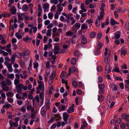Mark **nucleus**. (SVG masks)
<instances>
[{"label":"nucleus","instance_id":"obj_34","mask_svg":"<svg viewBox=\"0 0 129 129\" xmlns=\"http://www.w3.org/2000/svg\"><path fill=\"white\" fill-rule=\"evenodd\" d=\"M34 68V69H37V68L39 66V64L38 63L35 62L33 63Z\"/></svg>","mask_w":129,"mask_h":129},{"label":"nucleus","instance_id":"obj_29","mask_svg":"<svg viewBox=\"0 0 129 129\" xmlns=\"http://www.w3.org/2000/svg\"><path fill=\"white\" fill-rule=\"evenodd\" d=\"M76 59L75 58H73L71 60V63L72 65H74L76 63Z\"/></svg>","mask_w":129,"mask_h":129},{"label":"nucleus","instance_id":"obj_31","mask_svg":"<svg viewBox=\"0 0 129 129\" xmlns=\"http://www.w3.org/2000/svg\"><path fill=\"white\" fill-rule=\"evenodd\" d=\"M15 36L18 39H21L22 37V35L19 34L18 33V32L16 33L15 34Z\"/></svg>","mask_w":129,"mask_h":129},{"label":"nucleus","instance_id":"obj_58","mask_svg":"<svg viewBox=\"0 0 129 129\" xmlns=\"http://www.w3.org/2000/svg\"><path fill=\"white\" fill-rule=\"evenodd\" d=\"M103 79L101 77H99L98 78V83H101L103 82Z\"/></svg>","mask_w":129,"mask_h":129},{"label":"nucleus","instance_id":"obj_41","mask_svg":"<svg viewBox=\"0 0 129 129\" xmlns=\"http://www.w3.org/2000/svg\"><path fill=\"white\" fill-rule=\"evenodd\" d=\"M39 96L40 99L41 100V102H43L44 96L43 95V93H41L39 94Z\"/></svg>","mask_w":129,"mask_h":129},{"label":"nucleus","instance_id":"obj_63","mask_svg":"<svg viewBox=\"0 0 129 129\" xmlns=\"http://www.w3.org/2000/svg\"><path fill=\"white\" fill-rule=\"evenodd\" d=\"M102 36V34L100 33L98 34L97 35V38L99 39H100Z\"/></svg>","mask_w":129,"mask_h":129},{"label":"nucleus","instance_id":"obj_26","mask_svg":"<svg viewBox=\"0 0 129 129\" xmlns=\"http://www.w3.org/2000/svg\"><path fill=\"white\" fill-rule=\"evenodd\" d=\"M101 20L97 18L95 22V24L97 26H99L100 25V20Z\"/></svg>","mask_w":129,"mask_h":129},{"label":"nucleus","instance_id":"obj_54","mask_svg":"<svg viewBox=\"0 0 129 129\" xmlns=\"http://www.w3.org/2000/svg\"><path fill=\"white\" fill-rule=\"evenodd\" d=\"M97 69L98 72H100L102 71V67L101 66H98Z\"/></svg>","mask_w":129,"mask_h":129},{"label":"nucleus","instance_id":"obj_5","mask_svg":"<svg viewBox=\"0 0 129 129\" xmlns=\"http://www.w3.org/2000/svg\"><path fill=\"white\" fill-rule=\"evenodd\" d=\"M101 9L102 11V12L100 13V16H98V18H99V19L102 20L103 18L104 15H105V13L104 12V11H103V8L101 7Z\"/></svg>","mask_w":129,"mask_h":129},{"label":"nucleus","instance_id":"obj_10","mask_svg":"<svg viewBox=\"0 0 129 129\" xmlns=\"http://www.w3.org/2000/svg\"><path fill=\"white\" fill-rule=\"evenodd\" d=\"M32 105H30L28 106H26V107L27 110L29 111L31 110V112L35 113V112H34L35 110L34 108L33 107L32 108Z\"/></svg>","mask_w":129,"mask_h":129},{"label":"nucleus","instance_id":"obj_62","mask_svg":"<svg viewBox=\"0 0 129 129\" xmlns=\"http://www.w3.org/2000/svg\"><path fill=\"white\" fill-rule=\"evenodd\" d=\"M54 25L53 23H51L49 24L47 27L48 28H50L53 26Z\"/></svg>","mask_w":129,"mask_h":129},{"label":"nucleus","instance_id":"obj_60","mask_svg":"<svg viewBox=\"0 0 129 129\" xmlns=\"http://www.w3.org/2000/svg\"><path fill=\"white\" fill-rule=\"evenodd\" d=\"M6 50L8 52H9L10 54H12L11 50L10 48H6Z\"/></svg>","mask_w":129,"mask_h":129},{"label":"nucleus","instance_id":"obj_47","mask_svg":"<svg viewBox=\"0 0 129 129\" xmlns=\"http://www.w3.org/2000/svg\"><path fill=\"white\" fill-rule=\"evenodd\" d=\"M2 87L3 90L4 91H8L9 90V88L6 86Z\"/></svg>","mask_w":129,"mask_h":129},{"label":"nucleus","instance_id":"obj_9","mask_svg":"<svg viewBox=\"0 0 129 129\" xmlns=\"http://www.w3.org/2000/svg\"><path fill=\"white\" fill-rule=\"evenodd\" d=\"M63 120L65 121V123H66L67 122L68 118L69 116V115L68 113H63Z\"/></svg>","mask_w":129,"mask_h":129},{"label":"nucleus","instance_id":"obj_48","mask_svg":"<svg viewBox=\"0 0 129 129\" xmlns=\"http://www.w3.org/2000/svg\"><path fill=\"white\" fill-rule=\"evenodd\" d=\"M100 50L97 49H96L94 52V54L95 55H99L100 53Z\"/></svg>","mask_w":129,"mask_h":129},{"label":"nucleus","instance_id":"obj_35","mask_svg":"<svg viewBox=\"0 0 129 129\" xmlns=\"http://www.w3.org/2000/svg\"><path fill=\"white\" fill-rule=\"evenodd\" d=\"M104 60L105 63L107 64L109 63V62L110 60V58L107 56H105Z\"/></svg>","mask_w":129,"mask_h":129},{"label":"nucleus","instance_id":"obj_23","mask_svg":"<svg viewBox=\"0 0 129 129\" xmlns=\"http://www.w3.org/2000/svg\"><path fill=\"white\" fill-rule=\"evenodd\" d=\"M54 118L56 121L60 119V116L58 114L55 115Z\"/></svg>","mask_w":129,"mask_h":129},{"label":"nucleus","instance_id":"obj_38","mask_svg":"<svg viewBox=\"0 0 129 129\" xmlns=\"http://www.w3.org/2000/svg\"><path fill=\"white\" fill-rule=\"evenodd\" d=\"M111 88L113 91L116 90L117 89V87L116 85L112 84L111 85Z\"/></svg>","mask_w":129,"mask_h":129},{"label":"nucleus","instance_id":"obj_64","mask_svg":"<svg viewBox=\"0 0 129 129\" xmlns=\"http://www.w3.org/2000/svg\"><path fill=\"white\" fill-rule=\"evenodd\" d=\"M53 16V15L51 13H49L48 14V17L49 18L52 19Z\"/></svg>","mask_w":129,"mask_h":129},{"label":"nucleus","instance_id":"obj_51","mask_svg":"<svg viewBox=\"0 0 129 129\" xmlns=\"http://www.w3.org/2000/svg\"><path fill=\"white\" fill-rule=\"evenodd\" d=\"M99 87L100 89H103L104 87V85L102 83L100 84L99 85Z\"/></svg>","mask_w":129,"mask_h":129},{"label":"nucleus","instance_id":"obj_1","mask_svg":"<svg viewBox=\"0 0 129 129\" xmlns=\"http://www.w3.org/2000/svg\"><path fill=\"white\" fill-rule=\"evenodd\" d=\"M16 98L19 100L21 99L22 100H24L27 97V94L26 93H23L22 94V97L19 96V94H17L16 95Z\"/></svg>","mask_w":129,"mask_h":129},{"label":"nucleus","instance_id":"obj_27","mask_svg":"<svg viewBox=\"0 0 129 129\" xmlns=\"http://www.w3.org/2000/svg\"><path fill=\"white\" fill-rule=\"evenodd\" d=\"M72 84L75 88H77L78 87V83L76 81H73L72 83Z\"/></svg>","mask_w":129,"mask_h":129},{"label":"nucleus","instance_id":"obj_53","mask_svg":"<svg viewBox=\"0 0 129 129\" xmlns=\"http://www.w3.org/2000/svg\"><path fill=\"white\" fill-rule=\"evenodd\" d=\"M35 99L38 103L39 102L40 99L38 95H37L35 97Z\"/></svg>","mask_w":129,"mask_h":129},{"label":"nucleus","instance_id":"obj_17","mask_svg":"<svg viewBox=\"0 0 129 129\" xmlns=\"http://www.w3.org/2000/svg\"><path fill=\"white\" fill-rule=\"evenodd\" d=\"M110 23L112 25H115V24H119V23L113 19L111 18V19Z\"/></svg>","mask_w":129,"mask_h":129},{"label":"nucleus","instance_id":"obj_7","mask_svg":"<svg viewBox=\"0 0 129 129\" xmlns=\"http://www.w3.org/2000/svg\"><path fill=\"white\" fill-rule=\"evenodd\" d=\"M121 118L127 121L129 120V114L123 113L121 115Z\"/></svg>","mask_w":129,"mask_h":129},{"label":"nucleus","instance_id":"obj_22","mask_svg":"<svg viewBox=\"0 0 129 129\" xmlns=\"http://www.w3.org/2000/svg\"><path fill=\"white\" fill-rule=\"evenodd\" d=\"M86 22L88 24H89V26H92V24L91 23L93 22V20L91 19H87L86 21Z\"/></svg>","mask_w":129,"mask_h":129},{"label":"nucleus","instance_id":"obj_15","mask_svg":"<svg viewBox=\"0 0 129 129\" xmlns=\"http://www.w3.org/2000/svg\"><path fill=\"white\" fill-rule=\"evenodd\" d=\"M12 64L11 63L8 64L7 65L8 70L10 72H11L13 71V69L12 68Z\"/></svg>","mask_w":129,"mask_h":129},{"label":"nucleus","instance_id":"obj_39","mask_svg":"<svg viewBox=\"0 0 129 129\" xmlns=\"http://www.w3.org/2000/svg\"><path fill=\"white\" fill-rule=\"evenodd\" d=\"M51 29H49L47 30V32L46 33V35L47 36H50L51 34Z\"/></svg>","mask_w":129,"mask_h":129},{"label":"nucleus","instance_id":"obj_21","mask_svg":"<svg viewBox=\"0 0 129 129\" xmlns=\"http://www.w3.org/2000/svg\"><path fill=\"white\" fill-rule=\"evenodd\" d=\"M10 127H12V126H14L15 127H17L18 126V124L17 122H15L12 123H10Z\"/></svg>","mask_w":129,"mask_h":129},{"label":"nucleus","instance_id":"obj_12","mask_svg":"<svg viewBox=\"0 0 129 129\" xmlns=\"http://www.w3.org/2000/svg\"><path fill=\"white\" fill-rule=\"evenodd\" d=\"M55 106L57 107L58 109L59 110V112H61V107L62 104L60 102L56 103H55Z\"/></svg>","mask_w":129,"mask_h":129},{"label":"nucleus","instance_id":"obj_3","mask_svg":"<svg viewBox=\"0 0 129 129\" xmlns=\"http://www.w3.org/2000/svg\"><path fill=\"white\" fill-rule=\"evenodd\" d=\"M23 116L24 118L25 119L24 121V123L26 125L28 124V121L27 119L29 117L30 115L28 113H25Z\"/></svg>","mask_w":129,"mask_h":129},{"label":"nucleus","instance_id":"obj_56","mask_svg":"<svg viewBox=\"0 0 129 129\" xmlns=\"http://www.w3.org/2000/svg\"><path fill=\"white\" fill-rule=\"evenodd\" d=\"M9 103H12L13 102V98H9L7 99Z\"/></svg>","mask_w":129,"mask_h":129},{"label":"nucleus","instance_id":"obj_43","mask_svg":"<svg viewBox=\"0 0 129 129\" xmlns=\"http://www.w3.org/2000/svg\"><path fill=\"white\" fill-rule=\"evenodd\" d=\"M58 2L57 0H50V3L51 4H54L55 5L57 4Z\"/></svg>","mask_w":129,"mask_h":129},{"label":"nucleus","instance_id":"obj_19","mask_svg":"<svg viewBox=\"0 0 129 129\" xmlns=\"http://www.w3.org/2000/svg\"><path fill=\"white\" fill-rule=\"evenodd\" d=\"M52 45V44L49 43H48L47 44L45 45L44 48V50H46L48 48H49Z\"/></svg>","mask_w":129,"mask_h":129},{"label":"nucleus","instance_id":"obj_28","mask_svg":"<svg viewBox=\"0 0 129 129\" xmlns=\"http://www.w3.org/2000/svg\"><path fill=\"white\" fill-rule=\"evenodd\" d=\"M6 95L8 97H11L13 96L14 94L12 92H9L6 93Z\"/></svg>","mask_w":129,"mask_h":129},{"label":"nucleus","instance_id":"obj_40","mask_svg":"<svg viewBox=\"0 0 129 129\" xmlns=\"http://www.w3.org/2000/svg\"><path fill=\"white\" fill-rule=\"evenodd\" d=\"M20 64L21 66V67L22 68H24V63L23 60L22 59H20L19 61Z\"/></svg>","mask_w":129,"mask_h":129},{"label":"nucleus","instance_id":"obj_59","mask_svg":"<svg viewBox=\"0 0 129 129\" xmlns=\"http://www.w3.org/2000/svg\"><path fill=\"white\" fill-rule=\"evenodd\" d=\"M52 35L54 37L55 36H58L59 35V34L57 33H53Z\"/></svg>","mask_w":129,"mask_h":129},{"label":"nucleus","instance_id":"obj_18","mask_svg":"<svg viewBox=\"0 0 129 129\" xmlns=\"http://www.w3.org/2000/svg\"><path fill=\"white\" fill-rule=\"evenodd\" d=\"M50 101L49 99L47 100L46 101V108L48 109L49 108V107L50 105Z\"/></svg>","mask_w":129,"mask_h":129},{"label":"nucleus","instance_id":"obj_14","mask_svg":"<svg viewBox=\"0 0 129 129\" xmlns=\"http://www.w3.org/2000/svg\"><path fill=\"white\" fill-rule=\"evenodd\" d=\"M29 54V52L27 51H25L22 53V55L23 58H25L26 56L28 55Z\"/></svg>","mask_w":129,"mask_h":129},{"label":"nucleus","instance_id":"obj_24","mask_svg":"<svg viewBox=\"0 0 129 129\" xmlns=\"http://www.w3.org/2000/svg\"><path fill=\"white\" fill-rule=\"evenodd\" d=\"M96 35V34L95 31H92L91 33L90 36V38H93L95 37Z\"/></svg>","mask_w":129,"mask_h":129},{"label":"nucleus","instance_id":"obj_32","mask_svg":"<svg viewBox=\"0 0 129 129\" xmlns=\"http://www.w3.org/2000/svg\"><path fill=\"white\" fill-rule=\"evenodd\" d=\"M22 9V10L24 11H26L28 9V7L26 5H24L23 6Z\"/></svg>","mask_w":129,"mask_h":129},{"label":"nucleus","instance_id":"obj_33","mask_svg":"<svg viewBox=\"0 0 129 129\" xmlns=\"http://www.w3.org/2000/svg\"><path fill=\"white\" fill-rule=\"evenodd\" d=\"M47 109L46 108V107H45L43 106V107L41 108V113H45Z\"/></svg>","mask_w":129,"mask_h":129},{"label":"nucleus","instance_id":"obj_55","mask_svg":"<svg viewBox=\"0 0 129 129\" xmlns=\"http://www.w3.org/2000/svg\"><path fill=\"white\" fill-rule=\"evenodd\" d=\"M24 13L22 14H21V15L20 14H18V19L19 20H21L22 19V17L21 16H22L23 15H24Z\"/></svg>","mask_w":129,"mask_h":129},{"label":"nucleus","instance_id":"obj_4","mask_svg":"<svg viewBox=\"0 0 129 129\" xmlns=\"http://www.w3.org/2000/svg\"><path fill=\"white\" fill-rule=\"evenodd\" d=\"M110 65L109 63H107L105 67V72L106 74H108L111 72V69L109 67Z\"/></svg>","mask_w":129,"mask_h":129},{"label":"nucleus","instance_id":"obj_42","mask_svg":"<svg viewBox=\"0 0 129 129\" xmlns=\"http://www.w3.org/2000/svg\"><path fill=\"white\" fill-rule=\"evenodd\" d=\"M74 111V108L70 107L68 109V112L69 113H72Z\"/></svg>","mask_w":129,"mask_h":129},{"label":"nucleus","instance_id":"obj_20","mask_svg":"<svg viewBox=\"0 0 129 129\" xmlns=\"http://www.w3.org/2000/svg\"><path fill=\"white\" fill-rule=\"evenodd\" d=\"M103 46V44L102 43L99 42L98 43V45L96 49L98 50H100Z\"/></svg>","mask_w":129,"mask_h":129},{"label":"nucleus","instance_id":"obj_37","mask_svg":"<svg viewBox=\"0 0 129 129\" xmlns=\"http://www.w3.org/2000/svg\"><path fill=\"white\" fill-rule=\"evenodd\" d=\"M104 98L103 95H100L98 96V100L99 101H102L104 100Z\"/></svg>","mask_w":129,"mask_h":129},{"label":"nucleus","instance_id":"obj_11","mask_svg":"<svg viewBox=\"0 0 129 129\" xmlns=\"http://www.w3.org/2000/svg\"><path fill=\"white\" fill-rule=\"evenodd\" d=\"M10 10L12 14L15 15L16 14V10L14 6H13L12 7H11Z\"/></svg>","mask_w":129,"mask_h":129},{"label":"nucleus","instance_id":"obj_30","mask_svg":"<svg viewBox=\"0 0 129 129\" xmlns=\"http://www.w3.org/2000/svg\"><path fill=\"white\" fill-rule=\"evenodd\" d=\"M11 106V105L10 104H8V102H6L5 104V105L3 106L4 107H6L7 108H9Z\"/></svg>","mask_w":129,"mask_h":129},{"label":"nucleus","instance_id":"obj_13","mask_svg":"<svg viewBox=\"0 0 129 129\" xmlns=\"http://www.w3.org/2000/svg\"><path fill=\"white\" fill-rule=\"evenodd\" d=\"M83 124L81 125V129H85V128L87 126V123L85 121H83L82 122Z\"/></svg>","mask_w":129,"mask_h":129},{"label":"nucleus","instance_id":"obj_44","mask_svg":"<svg viewBox=\"0 0 129 129\" xmlns=\"http://www.w3.org/2000/svg\"><path fill=\"white\" fill-rule=\"evenodd\" d=\"M7 77L9 78H11V79H13L14 78V75L13 74H11L7 75Z\"/></svg>","mask_w":129,"mask_h":129},{"label":"nucleus","instance_id":"obj_50","mask_svg":"<svg viewBox=\"0 0 129 129\" xmlns=\"http://www.w3.org/2000/svg\"><path fill=\"white\" fill-rule=\"evenodd\" d=\"M53 78L51 77H50V78L49 80L48 83L49 84H51L53 81Z\"/></svg>","mask_w":129,"mask_h":129},{"label":"nucleus","instance_id":"obj_25","mask_svg":"<svg viewBox=\"0 0 129 129\" xmlns=\"http://www.w3.org/2000/svg\"><path fill=\"white\" fill-rule=\"evenodd\" d=\"M81 28L82 30H84L85 29H87L88 28V26L86 24L83 23L82 25Z\"/></svg>","mask_w":129,"mask_h":129},{"label":"nucleus","instance_id":"obj_61","mask_svg":"<svg viewBox=\"0 0 129 129\" xmlns=\"http://www.w3.org/2000/svg\"><path fill=\"white\" fill-rule=\"evenodd\" d=\"M17 103L19 105H21L23 104L22 101L21 100H18L17 102Z\"/></svg>","mask_w":129,"mask_h":129},{"label":"nucleus","instance_id":"obj_57","mask_svg":"<svg viewBox=\"0 0 129 129\" xmlns=\"http://www.w3.org/2000/svg\"><path fill=\"white\" fill-rule=\"evenodd\" d=\"M50 23V21L48 20H46L44 22L45 24L46 25H47Z\"/></svg>","mask_w":129,"mask_h":129},{"label":"nucleus","instance_id":"obj_36","mask_svg":"<svg viewBox=\"0 0 129 129\" xmlns=\"http://www.w3.org/2000/svg\"><path fill=\"white\" fill-rule=\"evenodd\" d=\"M80 7L82 10L84 12H86V11L87 10L84 8V6L83 3L81 4Z\"/></svg>","mask_w":129,"mask_h":129},{"label":"nucleus","instance_id":"obj_16","mask_svg":"<svg viewBox=\"0 0 129 129\" xmlns=\"http://www.w3.org/2000/svg\"><path fill=\"white\" fill-rule=\"evenodd\" d=\"M81 43L82 44L84 45L87 43V40L86 38L82 37L81 40Z\"/></svg>","mask_w":129,"mask_h":129},{"label":"nucleus","instance_id":"obj_8","mask_svg":"<svg viewBox=\"0 0 129 129\" xmlns=\"http://www.w3.org/2000/svg\"><path fill=\"white\" fill-rule=\"evenodd\" d=\"M37 90H44V83L42 84L38 85V86L36 88Z\"/></svg>","mask_w":129,"mask_h":129},{"label":"nucleus","instance_id":"obj_46","mask_svg":"<svg viewBox=\"0 0 129 129\" xmlns=\"http://www.w3.org/2000/svg\"><path fill=\"white\" fill-rule=\"evenodd\" d=\"M16 56H17V55L16 53H14L13 54L12 57L11 58V60H15V58Z\"/></svg>","mask_w":129,"mask_h":129},{"label":"nucleus","instance_id":"obj_6","mask_svg":"<svg viewBox=\"0 0 129 129\" xmlns=\"http://www.w3.org/2000/svg\"><path fill=\"white\" fill-rule=\"evenodd\" d=\"M44 12H46L48 11L49 5L47 3H45L43 5Z\"/></svg>","mask_w":129,"mask_h":129},{"label":"nucleus","instance_id":"obj_52","mask_svg":"<svg viewBox=\"0 0 129 129\" xmlns=\"http://www.w3.org/2000/svg\"><path fill=\"white\" fill-rule=\"evenodd\" d=\"M1 85L2 87L6 86V81L3 80L1 82Z\"/></svg>","mask_w":129,"mask_h":129},{"label":"nucleus","instance_id":"obj_2","mask_svg":"<svg viewBox=\"0 0 129 129\" xmlns=\"http://www.w3.org/2000/svg\"><path fill=\"white\" fill-rule=\"evenodd\" d=\"M23 87L24 85L22 84H19L15 86V88L17 89V92L19 93L21 92Z\"/></svg>","mask_w":129,"mask_h":129},{"label":"nucleus","instance_id":"obj_49","mask_svg":"<svg viewBox=\"0 0 129 129\" xmlns=\"http://www.w3.org/2000/svg\"><path fill=\"white\" fill-rule=\"evenodd\" d=\"M7 84L9 86H10L11 85L12 83L11 81L9 79H7L6 80Z\"/></svg>","mask_w":129,"mask_h":129},{"label":"nucleus","instance_id":"obj_45","mask_svg":"<svg viewBox=\"0 0 129 129\" xmlns=\"http://www.w3.org/2000/svg\"><path fill=\"white\" fill-rule=\"evenodd\" d=\"M20 82L19 80V79H15L14 80V84L15 86L19 84Z\"/></svg>","mask_w":129,"mask_h":129}]
</instances>
